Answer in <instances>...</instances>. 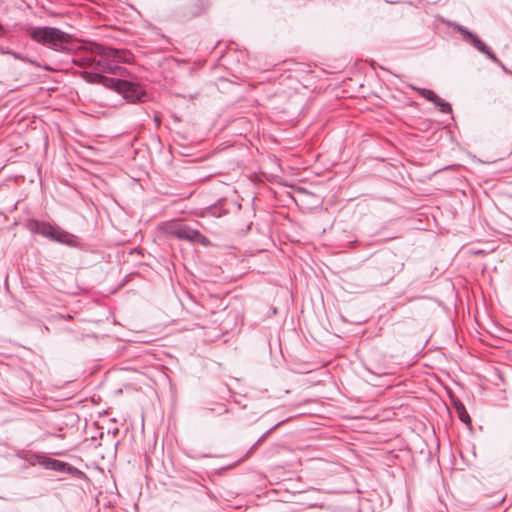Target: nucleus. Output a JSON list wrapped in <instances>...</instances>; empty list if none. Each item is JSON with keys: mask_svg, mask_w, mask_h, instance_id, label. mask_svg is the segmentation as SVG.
Instances as JSON below:
<instances>
[{"mask_svg": "<svg viewBox=\"0 0 512 512\" xmlns=\"http://www.w3.org/2000/svg\"><path fill=\"white\" fill-rule=\"evenodd\" d=\"M90 54L74 58L73 63L87 68L82 78L90 84H99L118 93L129 103L138 104L149 100L145 85L136 76H131L121 62L128 63L131 52L125 49H114L99 43L87 45Z\"/></svg>", "mask_w": 512, "mask_h": 512, "instance_id": "nucleus-1", "label": "nucleus"}, {"mask_svg": "<svg viewBox=\"0 0 512 512\" xmlns=\"http://www.w3.org/2000/svg\"><path fill=\"white\" fill-rule=\"evenodd\" d=\"M28 35L34 41L41 43L48 48H51L55 51H71V50H79L73 58L80 55L90 54L87 45L92 44L93 42H87L78 45V43L74 42L71 36L67 33H64L58 28L54 27H29L27 29Z\"/></svg>", "mask_w": 512, "mask_h": 512, "instance_id": "nucleus-2", "label": "nucleus"}, {"mask_svg": "<svg viewBox=\"0 0 512 512\" xmlns=\"http://www.w3.org/2000/svg\"><path fill=\"white\" fill-rule=\"evenodd\" d=\"M28 229L32 233L41 235L50 241L68 246L70 248L84 250V244L80 237L62 229L56 224L33 219L29 221Z\"/></svg>", "mask_w": 512, "mask_h": 512, "instance_id": "nucleus-3", "label": "nucleus"}, {"mask_svg": "<svg viewBox=\"0 0 512 512\" xmlns=\"http://www.w3.org/2000/svg\"><path fill=\"white\" fill-rule=\"evenodd\" d=\"M453 29L457 31L463 38L464 41L470 43L479 52L485 54L495 64L501 66L504 69L503 63L496 57L492 50L474 33L469 31L463 25L453 23L451 24Z\"/></svg>", "mask_w": 512, "mask_h": 512, "instance_id": "nucleus-4", "label": "nucleus"}, {"mask_svg": "<svg viewBox=\"0 0 512 512\" xmlns=\"http://www.w3.org/2000/svg\"><path fill=\"white\" fill-rule=\"evenodd\" d=\"M169 233L172 237L191 243H199L204 246L210 244L209 239L198 230L184 223H175L170 226Z\"/></svg>", "mask_w": 512, "mask_h": 512, "instance_id": "nucleus-5", "label": "nucleus"}, {"mask_svg": "<svg viewBox=\"0 0 512 512\" xmlns=\"http://www.w3.org/2000/svg\"><path fill=\"white\" fill-rule=\"evenodd\" d=\"M42 467L45 469L61 472V473H67L69 475H72L76 478H83L85 477V473L78 468L70 465L67 462L49 458L47 457L45 463H42Z\"/></svg>", "mask_w": 512, "mask_h": 512, "instance_id": "nucleus-6", "label": "nucleus"}, {"mask_svg": "<svg viewBox=\"0 0 512 512\" xmlns=\"http://www.w3.org/2000/svg\"><path fill=\"white\" fill-rule=\"evenodd\" d=\"M15 455L16 457L27 461L31 466H34L36 464L42 466V463H45L47 459L46 456L25 450H18Z\"/></svg>", "mask_w": 512, "mask_h": 512, "instance_id": "nucleus-7", "label": "nucleus"}, {"mask_svg": "<svg viewBox=\"0 0 512 512\" xmlns=\"http://www.w3.org/2000/svg\"><path fill=\"white\" fill-rule=\"evenodd\" d=\"M304 198L315 199V195L306 192L302 188L294 187L290 184V199L293 200L297 206H300L301 203L304 202Z\"/></svg>", "mask_w": 512, "mask_h": 512, "instance_id": "nucleus-8", "label": "nucleus"}, {"mask_svg": "<svg viewBox=\"0 0 512 512\" xmlns=\"http://www.w3.org/2000/svg\"><path fill=\"white\" fill-rule=\"evenodd\" d=\"M453 406L457 412V415H458V418L465 424H470L471 423V418L468 414V412L466 411L465 409V406L464 404L459 401V400H456L453 402Z\"/></svg>", "mask_w": 512, "mask_h": 512, "instance_id": "nucleus-9", "label": "nucleus"}, {"mask_svg": "<svg viewBox=\"0 0 512 512\" xmlns=\"http://www.w3.org/2000/svg\"><path fill=\"white\" fill-rule=\"evenodd\" d=\"M227 213V210L223 208V205L217 204L207 207L204 211V216L219 218Z\"/></svg>", "mask_w": 512, "mask_h": 512, "instance_id": "nucleus-10", "label": "nucleus"}, {"mask_svg": "<svg viewBox=\"0 0 512 512\" xmlns=\"http://www.w3.org/2000/svg\"><path fill=\"white\" fill-rule=\"evenodd\" d=\"M419 94L424 97L426 100L434 103L439 100V96L432 90L426 88L418 89Z\"/></svg>", "mask_w": 512, "mask_h": 512, "instance_id": "nucleus-11", "label": "nucleus"}, {"mask_svg": "<svg viewBox=\"0 0 512 512\" xmlns=\"http://www.w3.org/2000/svg\"><path fill=\"white\" fill-rule=\"evenodd\" d=\"M435 106L439 107L440 111L443 113H451L452 107L448 102H445L439 97L438 101L434 102Z\"/></svg>", "mask_w": 512, "mask_h": 512, "instance_id": "nucleus-12", "label": "nucleus"}, {"mask_svg": "<svg viewBox=\"0 0 512 512\" xmlns=\"http://www.w3.org/2000/svg\"><path fill=\"white\" fill-rule=\"evenodd\" d=\"M7 54L13 56L15 59H18V60L27 61V62H30L32 64L34 63L33 61L29 60L27 57L23 56L22 54H20L18 52L13 51V50L8 49L7 50Z\"/></svg>", "mask_w": 512, "mask_h": 512, "instance_id": "nucleus-13", "label": "nucleus"}, {"mask_svg": "<svg viewBox=\"0 0 512 512\" xmlns=\"http://www.w3.org/2000/svg\"><path fill=\"white\" fill-rule=\"evenodd\" d=\"M154 122H155V125H156L157 128L160 127V125H161V117H160L159 114H155L154 115Z\"/></svg>", "mask_w": 512, "mask_h": 512, "instance_id": "nucleus-14", "label": "nucleus"}, {"mask_svg": "<svg viewBox=\"0 0 512 512\" xmlns=\"http://www.w3.org/2000/svg\"><path fill=\"white\" fill-rule=\"evenodd\" d=\"M303 491L302 490H298V489H294L292 490L290 488V495H292L293 497L297 496L298 494L302 493Z\"/></svg>", "mask_w": 512, "mask_h": 512, "instance_id": "nucleus-15", "label": "nucleus"}, {"mask_svg": "<svg viewBox=\"0 0 512 512\" xmlns=\"http://www.w3.org/2000/svg\"><path fill=\"white\" fill-rule=\"evenodd\" d=\"M7 34V30L3 27L2 24H0V36L5 37Z\"/></svg>", "mask_w": 512, "mask_h": 512, "instance_id": "nucleus-16", "label": "nucleus"}, {"mask_svg": "<svg viewBox=\"0 0 512 512\" xmlns=\"http://www.w3.org/2000/svg\"><path fill=\"white\" fill-rule=\"evenodd\" d=\"M7 50L8 49H5L3 47H0V54H7Z\"/></svg>", "mask_w": 512, "mask_h": 512, "instance_id": "nucleus-17", "label": "nucleus"}]
</instances>
